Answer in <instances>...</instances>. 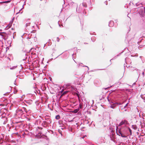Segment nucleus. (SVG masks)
Segmentation results:
<instances>
[{"instance_id": "nucleus-1", "label": "nucleus", "mask_w": 145, "mask_h": 145, "mask_svg": "<svg viewBox=\"0 0 145 145\" xmlns=\"http://www.w3.org/2000/svg\"><path fill=\"white\" fill-rule=\"evenodd\" d=\"M36 73L35 72L32 73L31 74V75L33 77V81H31V86L32 88L34 89V92L36 94V81L35 80L36 78Z\"/></svg>"}, {"instance_id": "nucleus-2", "label": "nucleus", "mask_w": 145, "mask_h": 145, "mask_svg": "<svg viewBox=\"0 0 145 145\" xmlns=\"http://www.w3.org/2000/svg\"><path fill=\"white\" fill-rule=\"evenodd\" d=\"M24 114V111L22 109H18L16 110L15 115L16 116L20 118Z\"/></svg>"}, {"instance_id": "nucleus-3", "label": "nucleus", "mask_w": 145, "mask_h": 145, "mask_svg": "<svg viewBox=\"0 0 145 145\" xmlns=\"http://www.w3.org/2000/svg\"><path fill=\"white\" fill-rule=\"evenodd\" d=\"M35 50L36 49H35L34 48H32L30 50V52L31 55L32 57L33 58H35V56L36 53V51Z\"/></svg>"}, {"instance_id": "nucleus-4", "label": "nucleus", "mask_w": 145, "mask_h": 145, "mask_svg": "<svg viewBox=\"0 0 145 145\" xmlns=\"http://www.w3.org/2000/svg\"><path fill=\"white\" fill-rule=\"evenodd\" d=\"M5 33V32L0 33V37L2 39H4L5 40H6L7 39V37Z\"/></svg>"}, {"instance_id": "nucleus-5", "label": "nucleus", "mask_w": 145, "mask_h": 145, "mask_svg": "<svg viewBox=\"0 0 145 145\" xmlns=\"http://www.w3.org/2000/svg\"><path fill=\"white\" fill-rule=\"evenodd\" d=\"M127 123V121L125 120L122 121L119 125V126H121L123 125H126Z\"/></svg>"}, {"instance_id": "nucleus-6", "label": "nucleus", "mask_w": 145, "mask_h": 145, "mask_svg": "<svg viewBox=\"0 0 145 145\" xmlns=\"http://www.w3.org/2000/svg\"><path fill=\"white\" fill-rule=\"evenodd\" d=\"M46 121L45 122H46V123L47 124H49L50 123H51V120L50 118H46Z\"/></svg>"}, {"instance_id": "nucleus-7", "label": "nucleus", "mask_w": 145, "mask_h": 145, "mask_svg": "<svg viewBox=\"0 0 145 145\" xmlns=\"http://www.w3.org/2000/svg\"><path fill=\"white\" fill-rule=\"evenodd\" d=\"M118 132L121 135V137H126V136L123 134H122L121 131L120 129L119 130Z\"/></svg>"}, {"instance_id": "nucleus-8", "label": "nucleus", "mask_w": 145, "mask_h": 145, "mask_svg": "<svg viewBox=\"0 0 145 145\" xmlns=\"http://www.w3.org/2000/svg\"><path fill=\"white\" fill-rule=\"evenodd\" d=\"M10 1H6L1 2H0V4H1L2 3H9L10 2Z\"/></svg>"}, {"instance_id": "nucleus-9", "label": "nucleus", "mask_w": 145, "mask_h": 145, "mask_svg": "<svg viewBox=\"0 0 145 145\" xmlns=\"http://www.w3.org/2000/svg\"><path fill=\"white\" fill-rule=\"evenodd\" d=\"M79 109L78 108L75 109L72 111V112L74 113H76L79 111Z\"/></svg>"}, {"instance_id": "nucleus-10", "label": "nucleus", "mask_w": 145, "mask_h": 145, "mask_svg": "<svg viewBox=\"0 0 145 145\" xmlns=\"http://www.w3.org/2000/svg\"><path fill=\"white\" fill-rule=\"evenodd\" d=\"M116 106V104H113L111 105L110 106V107L111 108H113L114 107H115Z\"/></svg>"}, {"instance_id": "nucleus-11", "label": "nucleus", "mask_w": 145, "mask_h": 145, "mask_svg": "<svg viewBox=\"0 0 145 145\" xmlns=\"http://www.w3.org/2000/svg\"><path fill=\"white\" fill-rule=\"evenodd\" d=\"M12 22H11L6 27H11L12 26Z\"/></svg>"}, {"instance_id": "nucleus-12", "label": "nucleus", "mask_w": 145, "mask_h": 145, "mask_svg": "<svg viewBox=\"0 0 145 145\" xmlns=\"http://www.w3.org/2000/svg\"><path fill=\"white\" fill-rule=\"evenodd\" d=\"M68 92V91H64L62 93V94L61 95V96H63V95H65L67 94Z\"/></svg>"}, {"instance_id": "nucleus-13", "label": "nucleus", "mask_w": 145, "mask_h": 145, "mask_svg": "<svg viewBox=\"0 0 145 145\" xmlns=\"http://www.w3.org/2000/svg\"><path fill=\"white\" fill-rule=\"evenodd\" d=\"M17 67V66H14L10 68V69L11 70L14 69H15V68H16Z\"/></svg>"}, {"instance_id": "nucleus-14", "label": "nucleus", "mask_w": 145, "mask_h": 145, "mask_svg": "<svg viewBox=\"0 0 145 145\" xmlns=\"http://www.w3.org/2000/svg\"><path fill=\"white\" fill-rule=\"evenodd\" d=\"M56 118L57 120L59 119L60 118V116L59 115H57L56 116Z\"/></svg>"}, {"instance_id": "nucleus-15", "label": "nucleus", "mask_w": 145, "mask_h": 145, "mask_svg": "<svg viewBox=\"0 0 145 145\" xmlns=\"http://www.w3.org/2000/svg\"><path fill=\"white\" fill-rule=\"evenodd\" d=\"M82 5H83V6L85 7H86L87 6V4H86V3H82Z\"/></svg>"}, {"instance_id": "nucleus-16", "label": "nucleus", "mask_w": 145, "mask_h": 145, "mask_svg": "<svg viewBox=\"0 0 145 145\" xmlns=\"http://www.w3.org/2000/svg\"><path fill=\"white\" fill-rule=\"evenodd\" d=\"M41 135V134L40 133H39L38 134V136H37V137L38 136L40 138V136Z\"/></svg>"}, {"instance_id": "nucleus-17", "label": "nucleus", "mask_w": 145, "mask_h": 145, "mask_svg": "<svg viewBox=\"0 0 145 145\" xmlns=\"http://www.w3.org/2000/svg\"><path fill=\"white\" fill-rule=\"evenodd\" d=\"M129 131L130 132V134L131 135V132H132L131 130L129 128Z\"/></svg>"}, {"instance_id": "nucleus-18", "label": "nucleus", "mask_w": 145, "mask_h": 145, "mask_svg": "<svg viewBox=\"0 0 145 145\" xmlns=\"http://www.w3.org/2000/svg\"><path fill=\"white\" fill-rule=\"evenodd\" d=\"M76 95H77V96H78V98H80L79 95L78 93H76Z\"/></svg>"}, {"instance_id": "nucleus-19", "label": "nucleus", "mask_w": 145, "mask_h": 145, "mask_svg": "<svg viewBox=\"0 0 145 145\" xmlns=\"http://www.w3.org/2000/svg\"><path fill=\"white\" fill-rule=\"evenodd\" d=\"M133 126L134 127V129H137V127H136V126Z\"/></svg>"}, {"instance_id": "nucleus-20", "label": "nucleus", "mask_w": 145, "mask_h": 145, "mask_svg": "<svg viewBox=\"0 0 145 145\" xmlns=\"http://www.w3.org/2000/svg\"><path fill=\"white\" fill-rule=\"evenodd\" d=\"M38 128L39 129H42V128L41 127H38Z\"/></svg>"}, {"instance_id": "nucleus-21", "label": "nucleus", "mask_w": 145, "mask_h": 145, "mask_svg": "<svg viewBox=\"0 0 145 145\" xmlns=\"http://www.w3.org/2000/svg\"><path fill=\"white\" fill-rule=\"evenodd\" d=\"M14 17L12 19V21H11V22H13V21L14 20Z\"/></svg>"}, {"instance_id": "nucleus-22", "label": "nucleus", "mask_w": 145, "mask_h": 145, "mask_svg": "<svg viewBox=\"0 0 145 145\" xmlns=\"http://www.w3.org/2000/svg\"><path fill=\"white\" fill-rule=\"evenodd\" d=\"M57 39H58V40H57V41H58V42H59V38H58V37H57Z\"/></svg>"}, {"instance_id": "nucleus-23", "label": "nucleus", "mask_w": 145, "mask_h": 145, "mask_svg": "<svg viewBox=\"0 0 145 145\" xmlns=\"http://www.w3.org/2000/svg\"><path fill=\"white\" fill-rule=\"evenodd\" d=\"M14 29V28H11V30H13Z\"/></svg>"}, {"instance_id": "nucleus-24", "label": "nucleus", "mask_w": 145, "mask_h": 145, "mask_svg": "<svg viewBox=\"0 0 145 145\" xmlns=\"http://www.w3.org/2000/svg\"><path fill=\"white\" fill-rule=\"evenodd\" d=\"M80 105V108H82V106H81V105Z\"/></svg>"}, {"instance_id": "nucleus-25", "label": "nucleus", "mask_w": 145, "mask_h": 145, "mask_svg": "<svg viewBox=\"0 0 145 145\" xmlns=\"http://www.w3.org/2000/svg\"><path fill=\"white\" fill-rule=\"evenodd\" d=\"M128 104L127 103V104H126V105L124 106V107H125L126 106H127V105Z\"/></svg>"}, {"instance_id": "nucleus-26", "label": "nucleus", "mask_w": 145, "mask_h": 145, "mask_svg": "<svg viewBox=\"0 0 145 145\" xmlns=\"http://www.w3.org/2000/svg\"><path fill=\"white\" fill-rule=\"evenodd\" d=\"M23 109H24V111H25V112H26V111H25V108H23Z\"/></svg>"}, {"instance_id": "nucleus-27", "label": "nucleus", "mask_w": 145, "mask_h": 145, "mask_svg": "<svg viewBox=\"0 0 145 145\" xmlns=\"http://www.w3.org/2000/svg\"><path fill=\"white\" fill-rule=\"evenodd\" d=\"M14 32H12V33H13V34H14Z\"/></svg>"}, {"instance_id": "nucleus-28", "label": "nucleus", "mask_w": 145, "mask_h": 145, "mask_svg": "<svg viewBox=\"0 0 145 145\" xmlns=\"http://www.w3.org/2000/svg\"><path fill=\"white\" fill-rule=\"evenodd\" d=\"M35 103H36V101L35 102Z\"/></svg>"}, {"instance_id": "nucleus-29", "label": "nucleus", "mask_w": 145, "mask_h": 145, "mask_svg": "<svg viewBox=\"0 0 145 145\" xmlns=\"http://www.w3.org/2000/svg\"><path fill=\"white\" fill-rule=\"evenodd\" d=\"M108 101H110V100H109V99H108Z\"/></svg>"}, {"instance_id": "nucleus-30", "label": "nucleus", "mask_w": 145, "mask_h": 145, "mask_svg": "<svg viewBox=\"0 0 145 145\" xmlns=\"http://www.w3.org/2000/svg\"><path fill=\"white\" fill-rule=\"evenodd\" d=\"M13 38H14V36L13 35Z\"/></svg>"}, {"instance_id": "nucleus-31", "label": "nucleus", "mask_w": 145, "mask_h": 145, "mask_svg": "<svg viewBox=\"0 0 145 145\" xmlns=\"http://www.w3.org/2000/svg\"><path fill=\"white\" fill-rule=\"evenodd\" d=\"M19 12H18L16 14H18V13H19Z\"/></svg>"}, {"instance_id": "nucleus-32", "label": "nucleus", "mask_w": 145, "mask_h": 145, "mask_svg": "<svg viewBox=\"0 0 145 145\" xmlns=\"http://www.w3.org/2000/svg\"><path fill=\"white\" fill-rule=\"evenodd\" d=\"M37 60H38V59H37Z\"/></svg>"}, {"instance_id": "nucleus-33", "label": "nucleus", "mask_w": 145, "mask_h": 145, "mask_svg": "<svg viewBox=\"0 0 145 145\" xmlns=\"http://www.w3.org/2000/svg\"><path fill=\"white\" fill-rule=\"evenodd\" d=\"M24 133H24L23 134V135H24Z\"/></svg>"}, {"instance_id": "nucleus-34", "label": "nucleus", "mask_w": 145, "mask_h": 145, "mask_svg": "<svg viewBox=\"0 0 145 145\" xmlns=\"http://www.w3.org/2000/svg\"><path fill=\"white\" fill-rule=\"evenodd\" d=\"M119 133V132H118L117 133ZM117 134H118V133H117Z\"/></svg>"}]
</instances>
